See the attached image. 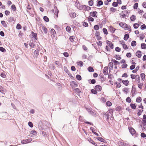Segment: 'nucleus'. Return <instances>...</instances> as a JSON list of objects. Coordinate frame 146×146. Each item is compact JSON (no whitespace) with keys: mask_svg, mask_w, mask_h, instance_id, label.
Returning a JSON list of instances; mask_svg holds the SVG:
<instances>
[{"mask_svg":"<svg viewBox=\"0 0 146 146\" xmlns=\"http://www.w3.org/2000/svg\"><path fill=\"white\" fill-rule=\"evenodd\" d=\"M136 42L135 41H133L131 43V46H135L136 45Z\"/></svg>","mask_w":146,"mask_h":146,"instance_id":"nucleus-48","label":"nucleus"},{"mask_svg":"<svg viewBox=\"0 0 146 146\" xmlns=\"http://www.w3.org/2000/svg\"><path fill=\"white\" fill-rule=\"evenodd\" d=\"M136 19V17L134 15H132V16L130 17V19L131 21H134Z\"/></svg>","mask_w":146,"mask_h":146,"instance_id":"nucleus-22","label":"nucleus"},{"mask_svg":"<svg viewBox=\"0 0 146 146\" xmlns=\"http://www.w3.org/2000/svg\"><path fill=\"white\" fill-rule=\"evenodd\" d=\"M129 35H128L126 34L125 35L124 37V39L125 40H127L129 38Z\"/></svg>","mask_w":146,"mask_h":146,"instance_id":"nucleus-32","label":"nucleus"},{"mask_svg":"<svg viewBox=\"0 0 146 146\" xmlns=\"http://www.w3.org/2000/svg\"><path fill=\"white\" fill-rule=\"evenodd\" d=\"M122 46L123 48L125 49H126L128 48V47L127 45L125 44Z\"/></svg>","mask_w":146,"mask_h":146,"instance_id":"nucleus-54","label":"nucleus"},{"mask_svg":"<svg viewBox=\"0 0 146 146\" xmlns=\"http://www.w3.org/2000/svg\"><path fill=\"white\" fill-rule=\"evenodd\" d=\"M37 135V132L35 130H32L30 131L29 136L31 137H33L35 136H36Z\"/></svg>","mask_w":146,"mask_h":146,"instance_id":"nucleus-3","label":"nucleus"},{"mask_svg":"<svg viewBox=\"0 0 146 146\" xmlns=\"http://www.w3.org/2000/svg\"><path fill=\"white\" fill-rule=\"evenodd\" d=\"M78 65H79L80 66H82L83 65V63L82 62L80 61L78 62Z\"/></svg>","mask_w":146,"mask_h":146,"instance_id":"nucleus-42","label":"nucleus"},{"mask_svg":"<svg viewBox=\"0 0 146 146\" xmlns=\"http://www.w3.org/2000/svg\"><path fill=\"white\" fill-rule=\"evenodd\" d=\"M112 110L111 109L109 110L106 113V115L107 116V118L108 121L109 119L112 120L113 119V116L112 115Z\"/></svg>","mask_w":146,"mask_h":146,"instance_id":"nucleus-1","label":"nucleus"},{"mask_svg":"<svg viewBox=\"0 0 146 146\" xmlns=\"http://www.w3.org/2000/svg\"><path fill=\"white\" fill-rule=\"evenodd\" d=\"M44 21L47 22L49 21V19L46 16H44Z\"/></svg>","mask_w":146,"mask_h":146,"instance_id":"nucleus-41","label":"nucleus"},{"mask_svg":"<svg viewBox=\"0 0 146 146\" xmlns=\"http://www.w3.org/2000/svg\"><path fill=\"white\" fill-rule=\"evenodd\" d=\"M139 26V25L138 23H135L133 25L134 28L135 29H137Z\"/></svg>","mask_w":146,"mask_h":146,"instance_id":"nucleus-33","label":"nucleus"},{"mask_svg":"<svg viewBox=\"0 0 146 146\" xmlns=\"http://www.w3.org/2000/svg\"><path fill=\"white\" fill-rule=\"evenodd\" d=\"M117 2H114L112 4L113 6L114 7H115L117 6Z\"/></svg>","mask_w":146,"mask_h":146,"instance_id":"nucleus-63","label":"nucleus"},{"mask_svg":"<svg viewBox=\"0 0 146 146\" xmlns=\"http://www.w3.org/2000/svg\"><path fill=\"white\" fill-rule=\"evenodd\" d=\"M127 66V65L126 64H123L122 65L123 68H126Z\"/></svg>","mask_w":146,"mask_h":146,"instance_id":"nucleus-59","label":"nucleus"},{"mask_svg":"<svg viewBox=\"0 0 146 146\" xmlns=\"http://www.w3.org/2000/svg\"><path fill=\"white\" fill-rule=\"evenodd\" d=\"M74 36H71L69 38V39L71 41L73 42L74 41Z\"/></svg>","mask_w":146,"mask_h":146,"instance_id":"nucleus-39","label":"nucleus"},{"mask_svg":"<svg viewBox=\"0 0 146 146\" xmlns=\"http://www.w3.org/2000/svg\"><path fill=\"white\" fill-rule=\"evenodd\" d=\"M16 28L18 29H21V25L19 23L17 24Z\"/></svg>","mask_w":146,"mask_h":146,"instance_id":"nucleus-28","label":"nucleus"},{"mask_svg":"<svg viewBox=\"0 0 146 146\" xmlns=\"http://www.w3.org/2000/svg\"><path fill=\"white\" fill-rule=\"evenodd\" d=\"M95 88L96 90L98 91H100L101 90L102 87L100 86L96 85L95 86Z\"/></svg>","mask_w":146,"mask_h":146,"instance_id":"nucleus-8","label":"nucleus"},{"mask_svg":"<svg viewBox=\"0 0 146 146\" xmlns=\"http://www.w3.org/2000/svg\"><path fill=\"white\" fill-rule=\"evenodd\" d=\"M88 20L89 21H91L92 22L94 21V19L92 17H88Z\"/></svg>","mask_w":146,"mask_h":146,"instance_id":"nucleus-45","label":"nucleus"},{"mask_svg":"<svg viewBox=\"0 0 146 146\" xmlns=\"http://www.w3.org/2000/svg\"><path fill=\"white\" fill-rule=\"evenodd\" d=\"M39 51L38 50H35V51L34 53V55L35 56H37L39 54Z\"/></svg>","mask_w":146,"mask_h":146,"instance_id":"nucleus-21","label":"nucleus"},{"mask_svg":"<svg viewBox=\"0 0 146 146\" xmlns=\"http://www.w3.org/2000/svg\"><path fill=\"white\" fill-rule=\"evenodd\" d=\"M42 29L43 30L44 33L45 34H46L47 32V29L44 27H43L42 28Z\"/></svg>","mask_w":146,"mask_h":146,"instance_id":"nucleus-27","label":"nucleus"},{"mask_svg":"<svg viewBox=\"0 0 146 146\" xmlns=\"http://www.w3.org/2000/svg\"><path fill=\"white\" fill-rule=\"evenodd\" d=\"M136 56L139 58H140L141 56V52L138 51L136 53Z\"/></svg>","mask_w":146,"mask_h":146,"instance_id":"nucleus-14","label":"nucleus"},{"mask_svg":"<svg viewBox=\"0 0 146 146\" xmlns=\"http://www.w3.org/2000/svg\"><path fill=\"white\" fill-rule=\"evenodd\" d=\"M94 29L95 30L97 31L99 29V27L98 25H95L94 27Z\"/></svg>","mask_w":146,"mask_h":146,"instance_id":"nucleus-36","label":"nucleus"},{"mask_svg":"<svg viewBox=\"0 0 146 146\" xmlns=\"http://www.w3.org/2000/svg\"><path fill=\"white\" fill-rule=\"evenodd\" d=\"M88 70L90 72H93L94 71V70L92 67L90 66L88 68Z\"/></svg>","mask_w":146,"mask_h":146,"instance_id":"nucleus-26","label":"nucleus"},{"mask_svg":"<svg viewBox=\"0 0 146 146\" xmlns=\"http://www.w3.org/2000/svg\"><path fill=\"white\" fill-rule=\"evenodd\" d=\"M91 92L93 94H96L97 93V92L96 90L94 89H92L91 90Z\"/></svg>","mask_w":146,"mask_h":146,"instance_id":"nucleus-44","label":"nucleus"},{"mask_svg":"<svg viewBox=\"0 0 146 146\" xmlns=\"http://www.w3.org/2000/svg\"><path fill=\"white\" fill-rule=\"evenodd\" d=\"M108 68L107 67L104 68L103 72L105 75H106L108 74Z\"/></svg>","mask_w":146,"mask_h":146,"instance_id":"nucleus-17","label":"nucleus"},{"mask_svg":"<svg viewBox=\"0 0 146 146\" xmlns=\"http://www.w3.org/2000/svg\"><path fill=\"white\" fill-rule=\"evenodd\" d=\"M103 32L106 35H107L108 34V33L107 30L105 28L103 29Z\"/></svg>","mask_w":146,"mask_h":146,"instance_id":"nucleus-43","label":"nucleus"},{"mask_svg":"<svg viewBox=\"0 0 146 146\" xmlns=\"http://www.w3.org/2000/svg\"><path fill=\"white\" fill-rule=\"evenodd\" d=\"M135 67V65H133L131 66L130 67V69L131 70L133 69Z\"/></svg>","mask_w":146,"mask_h":146,"instance_id":"nucleus-56","label":"nucleus"},{"mask_svg":"<svg viewBox=\"0 0 146 146\" xmlns=\"http://www.w3.org/2000/svg\"><path fill=\"white\" fill-rule=\"evenodd\" d=\"M1 23L4 27H7V25L4 21H1Z\"/></svg>","mask_w":146,"mask_h":146,"instance_id":"nucleus-23","label":"nucleus"},{"mask_svg":"<svg viewBox=\"0 0 146 146\" xmlns=\"http://www.w3.org/2000/svg\"><path fill=\"white\" fill-rule=\"evenodd\" d=\"M37 34L36 33H34V32H32V35L33 37H34L35 38V39L36 40H37L36 37H37Z\"/></svg>","mask_w":146,"mask_h":146,"instance_id":"nucleus-19","label":"nucleus"},{"mask_svg":"<svg viewBox=\"0 0 146 146\" xmlns=\"http://www.w3.org/2000/svg\"><path fill=\"white\" fill-rule=\"evenodd\" d=\"M122 91L125 94H127L128 92V88H123Z\"/></svg>","mask_w":146,"mask_h":146,"instance_id":"nucleus-18","label":"nucleus"},{"mask_svg":"<svg viewBox=\"0 0 146 146\" xmlns=\"http://www.w3.org/2000/svg\"><path fill=\"white\" fill-rule=\"evenodd\" d=\"M129 131L130 132L132 135H133L136 132V131L135 130V129L131 127H129Z\"/></svg>","mask_w":146,"mask_h":146,"instance_id":"nucleus-4","label":"nucleus"},{"mask_svg":"<svg viewBox=\"0 0 146 146\" xmlns=\"http://www.w3.org/2000/svg\"><path fill=\"white\" fill-rule=\"evenodd\" d=\"M138 6V4L137 3H135L133 5V8L134 9H136Z\"/></svg>","mask_w":146,"mask_h":146,"instance_id":"nucleus-31","label":"nucleus"},{"mask_svg":"<svg viewBox=\"0 0 146 146\" xmlns=\"http://www.w3.org/2000/svg\"><path fill=\"white\" fill-rule=\"evenodd\" d=\"M97 13L96 11L91 12L90 13V15L91 16H92L93 17H97V15H96Z\"/></svg>","mask_w":146,"mask_h":146,"instance_id":"nucleus-11","label":"nucleus"},{"mask_svg":"<svg viewBox=\"0 0 146 146\" xmlns=\"http://www.w3.org/2000/svg\"><path fill=\"white\" fill-rule=\"evenodd\" d=\"M143 86V84L142 83H140L138 84V87L140 89L142 88V87Z\"/></svg>","mask_w":146,"mask_h":146,"instance_id":"nucleus-57","label":"nucleus"},{"mask_svg":"<svg viewBox=\"0 0 146 146\" xmlns=\"http://www.w3.org/2000/svg\"><path fill=\"white\" fill-rule=\"evenodd\" d=\"M143 7L145 8H146V2H144L142 4Z\"/></svg>","mask_w":146,"mask_h":146,"instance_id":"nucleus-64","label":"nucleus"},{"mask_svg":"<svg viewBox=\"0 0 146 146\" xmlns=\"http://www.w3.org/2000/svg\"><path fill=\"white\" fill-rule=\"evenodd\" d=\"M143 121L145 123H146V115H144L143 116Z\"/></svg>","mask_w":146,"mask_h":146,"instance_id":"nucleus-38","label":"nucleus"},{"mask_svg":"<svg viewBox=\"0 0 146 146\" xmlns=\"http://www.w3.org/2000/svg\"><path fill=\"white\" fill-rule=\"evenodd\" d=\"M141 48L143 49H145L146 48V45L145 43H142L141 44Z\"/></svg>","mask_w":146,"mask_h":146,"instance_id":"nucleus-24","label":"nucleus"},{"mask_svg":"<svg viewBox=\"0 0 146 146\" xmlns=\"http://www.w3.org/2000/svg\"><path fill=\"white\" fill-rule=\"evenodd\" d=\"M126 101L128 102H131V100L130 98L127 97L126 99Z\"/></svg>","mask_w":146,"mask_h":146,"instance_id":"nucleus-47","label":"nucleus"},{"mask_svg":"<svg viewBox=\"0 0 146 146\" xmlns=\"http://www.w3.org/2000/svg\"><path fill=\"white\" fill-rule=\"evenodd\" d=\"M96 138L98 140L101 141L102 142H103L105 143V142H106V141L105 140H104L102 137H96Z\"/></svg>","mask_w":146,"mask_h":146,"instance_id":"nucleus-16","label":"nucleus"},{"mask_svg":"<svg viewBox=\"0 0 146 146\" xmlns=\"http://www.w3.org/2000/svg\"><path fill=\"white\" fill-rule=\"evenodd\" d=\"M76 78L78 80H81V77L80 75H77L76 76Z\"/></svg>","mask_w":146,"mask_h":146,"instance_id":"nucleus-34","label":"nucleus"},{"mask_svg":"<svg viewBox=\"0 0 146 146\" xmlns=\"http://www.w3.org/2000/svg\"><path fill=\"white\" fill-rule=\"evenodd\" d=\"M119 144L120 146H129L128 144L122 142H120Z\"/></svg>","mask_w":146,"mask_h":146,"instance_id":"nucleus-12","label":"nucleus"},{"mask_svg":"<svg viewBox=\"0 0 146 146\" xmlns=\"http://www.w3.org/2000/svg\"><path fill=\"white\" fill-rule=\"evenodd\" d=\"M106 105L108 106H110L112 105V103L110 101H108L106 102Z\"/></svg>","mask_w":146,"mask_h":146,"instance_id":"nucleus-25","label":"nucleus"},{"mask_svg":"<svg viewBox=\"0 0 146 146\" xmlns=\"http://www.w3.org/2000/svg\"><path fill=\"white\" fill-rule=\"evenodd\" d=\"M66 29L67 31L70 32L71 30V28L69 26H67L66 27Z\"/></svg>","mask_w":146,"mask_h":146,"instance_id":"nucleus-40","label":"nucleus"},{"mask_svg":"<svg viewBox=\"0 0 146 146\" xmlns=\"http://www.w3.org/2000/svg\"><path fill=\"white\" fill-rule=\"evenodd\" d=\"M0 92L4 94L6 92L5 89L1 86H0Z\"/></svg>","mask_w":146,"mask_h":146,"instance_id":"nucleus-10","label":"nucleus"},{"mask_svg":"<svg viewBox=\"0 0 146 146\" xmlns=\"http://www.w3.org/2000/svg\"><path fill=\"white\" fill-rule=\"evenodd\" d=\"M28 140H23L21 141V143L22 144H26L27 143Z\"/></svg>","mask_w":146,"mask_h":146,"instance_id":"nucleus-50","label":"nucleus"},{"mask_svg":"<svg viewBox=\"0 0 146 146\" xmlns=\"http://www.w3.org/2000/svg\"><path fill=\"white\" fill-rule=\"evenodd\" d=\"M119 25L122 27L126 29L127 28V25L126 24L123 22L120 23L119 24Z\"/></svg>","mask_w":146,"mask_h":146,"instance_id":"nucleus-5","label":"nucleus"},{"mask_svg":"<svg viewBox=\"0 0 146 146\" xmlns=\"http://www.w3.org/2000/svg\"><path fill=\"white\" fill-rule=\"evenodd\" d=\"M106 41L108 45L109 46L111 49H113V45L112 43L108 40H107Z\"/></svg>","mask_w":146,"mask_h":146,"instance_id":"nucleus-6","label":"nucleus"},{"mask_svg":"<svg viewBox=\"0 0 146 146\" xmlns=\"http://www.w3.org/2000/svg\"><path fill=\"white\" fill-rule=\"evenodd\" d=\"M141 100H142L141 98L140 97H138L137 98L136 100V101L137 102H138V103L141 102Z\"/></svg>","mask_w":146,"mask_h":146,"instance_id":"nucleus-20","label":"nucleus"},{"mask_svg":"<svg viewBox=\"0 0 146 146\" xmlns=\"http://www.w3.org/2000/svg\"><path fill=\"white\" fill-rule=\"evenodd\" d=\"M141 135L143 137H145L146 136V134L143 133H142L141 134Z\"/></svg>","mask_w":146,"mask_h":146,"instance_id":"nucleus-58","label":"nucleus"},{"mask_svg":"<svg viewBox=\"0 0 146 146\" xmlns=\"http://www.w3.org/2000/svg\"><path fill=\"white\" fill-rule=\"evenodd\" d=\"M129 82V81L127 80H122V83L125 86H128Z\"/></svg>","mask_w":146,"mask_h":146,"instance_id":"nucleus-7","label":"nucleus"},{"mask_svg":"<svg viewBox=\"0 0 146 146\" xmlns=\"http://www.w3.org/2000/svg\"><path fill=\"white\" fill-rule=\"evenodd\" d=\"M11 8L12 9H13L14 11H15L16 9V8L14 5H12L11 6Z\"/></svg>","mask_w":146,"mask_h":146,"instance_id":"nucleus-52","label":"nucleus"},{"mask_svg":"<svg viewBox=\"0 0 146 146\" xmlns=\"http://www.w3.org/2000/svg\"><path fill=\"white\" fill-rule=\"evenodd\" d=\"M1 76L3 78H6V75L4 73H2L1 74Z\"/></svg>","mask_w":146,"mask_h":146,"instance_id":"nucleus-51","label":"nucleus"},{"mask_svg":"<svg viewBox=\"0 0 146 146\" xmlns=\"http://www.w3.org/2000/svg\"><path fill=\"white\" fill-rule=\"evenodd\" d=\"M29 45L31 47H33L35 45V44L33 42H30Z\"/></svg>","mask_w":146,"mask_h":146,"instance_id":"nucleus-53","label":"nucleus"},{"mask_svg":"<svg viewBox=\"0 0 146 146\" xmlns=\"http://www.w3.org/2000/svg\"><path fill=\"white\" fill-rule=\"evenodd\" d=\"M115 50L117 52H120L121 50V49L119 47H116L115 48Z\"/></svg>","mask_w":146,"mask_h":146,"instance_id":"nucleus-61","label":"nucleus"},{"mask_svg":"<svg viewBox=\"0 0 146 146\" xmlns=\"http://www.w3.org/2000/svg\"><path fill=\"white\" fill-rule=\"evenodd\" d=\"M63 54L64 55V56L66 57H67L68 56H69V54H68L67 53V52H64V53H63Z\"/></svg>","mask_w":146,"mask_h":146,"instance_id":"nucleus-55","label":"nucleus"},{"mask_svg":"<svg viewBox=\"0 0 146 146\" xmlns=\"http://www.w3.org/2000/svg\"><path fill=\"white\" fill-rule=\"evenodd\" d=\"M88 111L92 115V116L94 117L96 116V114L95 112L93 111H92L90 108H86Z\"/></svg>","mask_w":146,"mask_h":146,"instance_id":"nucleus-2","label":"nucleus"},{"mask_svg":"<svg viewBox=\"0 0 146 146\" xmlns=\"http://www.w3.org/2000/svg\"><path fill=\"white\" fill-rule=\"evenodd\" d=\"M83 7L84 8V10L86 11H88L91 9V8L90 7L88 6L84 5L83 6Z\"/></svg>","mask_w":146,"mask_h":146,"instance_id":"nucleus-15","label":"nucleus"},{"mask_svg":"<svg viewBox=\"0 0 146 146\" xmlns=\"http://www.w3.org/2000/svg\"><path fill=\"white\" fill-rule=\"evenodd\" d=\"M130 106L131 108L133 109H135L136 108V106L135 105L133 104H131Z\"/></svg>","mask_w":146,"mask_h":146,"instance_id":"nucleus-30","label":"nucleus"},{"mask_svg":"<svg viewBox=\"0 0 146 146\" xmlns=\"http://www.w3.org/2000/svg\"><path fill=\"white\" fill-rule=\"evenodd\" d=\"M28 125L31 127H33V124L31 122H29L28 123Z\"/></svg>","mask_w":146,"mask_h":146,"instance_id":"nucleus-49","label":"nucleus"},{"mask_svg":"<svg viewBox=\"0 0 146 146\" xmlns=\"http://www.w3.org/2000/svg\"><path fill=\"white\" fill-rule=\"evenodd\" d=\"M0 51L3 52H5L6 51L5 49L3 48L2 47H0Z\"/></svg>","mask_w":146,"mask_h":146,"instance_id":"nucleus-37","label":"nucleus"},{"mask_svg":"<svg viewBox=\"0 0 146 146\" xmlns=\"http://www.w3.org/2000/svg\"><path fill=\"white\" fill-rule=\"evenodd\" d=\"M141 78L142 80L143 81L145 80V75L143 73H142L141 74Z\"/></svg>","mask_w":146,"mask_h":146,"instance_id":"nucleus-29","label":"nucleus"},{"mask_svg":"<svg viewBox=\"0 0 146 146\" xmlns=\"http://www.w3.org/2000/svg\"><path fill=\"white\" fill-rule=\"evenodd\" d=\"M141 28L142 29H144L146 28V26L145 25L143 24L142 25L141 27Z\"/></svg>","mask_w":146,"mask_h":146,"instance_id":"nucleus-46","label":"nucleus"},{"mask_svg":"<svg viewBox=\"0 0 146 146\" xmlns=\"http://www.w3.org/2000/svg\"><path fill=\"white\" fill-rule=\"evenodd\" d=\"M70 84L71 86L72 87H77L78 86V84L76 83V82L74 81H72L70 82Z\"/></svg>","mask_w":146,"mask_h":146,"instance_id":"nucleus-9","label":"nucleus"},{"mask_svg":"<svg viewBox=\"0 0 146 146\" xmlns=\"http://www.w3.org/2000/svg\"><path fill=\"white\" fill-rule=\"evenodd\" d=\"M51 33L52 34V36L53 37H54L56 35V32L55 30L53 29H51L50 30Z\"/></svg>","mask_w":146,"mask_h":146,"instance_id":"nucleus-13","label":"nucleus"},{"mask_svg":"<svg viewBox=\"0 0 146 146\" xmlns=\"http://www.w3.org/2000/svg\"><path fill=\"white\" fill-rule=\"evenodd\" d=\"M89 5L90 6H92L93 4V1L92 0H90L88 2Z\"/></svg>","mask_w":146,"mask_h":146,"instance_id":"nucleus-35","label":"nucleus"},{"mask_svg":"<svg viewBox=\"0 0 146 146\" xmlns=\"http://www.w3.org/2000/svg\"><path fill=\"white\" fill-rule=\"evenodd\" d=\"M121 86V84L120 83H117L116 87L117 88H120Z\"/></svg>","mask_w":146,"mask_h":146,"instance_id":"nucleus-60","label":"nucleus"},{"mask_svg":"<svg viewBox=\"0 0 146 146\" xmlns=\"http://www.w3.org/2000/svg\"><path fill=\"white\" fill-rule=\"evenodd\" d=\"M115 56L116 59L117 60H119L121 59L120 57L119 56L115 55Z\"/></svg>","mask_w":146,"mask_h":146,"instance_id":"nucleus-62","label":"nucleus"}]
</instances>
